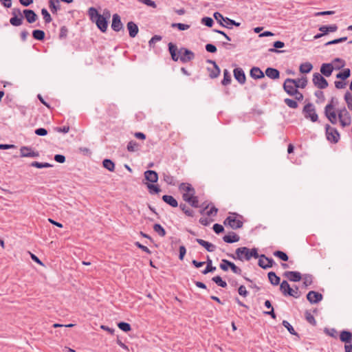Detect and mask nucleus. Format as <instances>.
<instances>
[{"mask_svg": "<svg viewBox=\"0 0 352 352\" xmlns=\"http://www.w3.org/2000/svg\"><path fill=\"white\" fill-rule=\"evenodd\" d=\"M302 113L306 119L310 120L312 122L318 121V116L316 113V107L312 103L309 102L306 104L302 109Z\"/></svg>", "mask_w": 352, "mask_h": 352, "instance_id": "7", "label": "nucleus"}, {"mask_svg": "<svg viewBox=\"0 0 352 352\" xmlns=\"http://www.w3.org/2000/svg\"><path fill=\"white\" fill-rule=\"evenodd\" d=\"M251 78L255 80L261 79L265 77V73L258 67H253L250 71Z\"/></svg>", "mask_w": 352, "mask_h": 352, "instance_id": "24", "label": "nucleus"}, {"mask_svg": "<svg viewBox=\"0 0 352 352\" xmlns=\"http://www.w3.org/2000/svg\"><path fill=\"white\" fill-rule=\"evenodd\" d=\"M282 324L284 327H285L287 329V331L289 332L290 334H292L293 336H298V333L294 330V327L291 325V324L288 321L283 320L282 322Z\"/></svg>", "mask_w": 352, "mask_h": 352, "instance_id": "52", "label": "nucleus"}, {"mask_svg": "<svg viewBox=\"0 0 352 352\" xmlns=\"http://www.w3.org/2000/svg\"><path fill=\"white\" fill-rule=\"evenodd\" d=\"M306 298L311 304H317L323 299V296L318 292L311 290L307 294Z\"/></svg>", "mask_w": 352, "mask_h": 352, "instance_id": "13", "label": "nucleus"}, {"mask_svg": "<svg viewBox=\"0 0 352 352\" xmlns=\"http://www.w3.org/2000/svg\"><path fill=\"white\" fill-rule=\"evenodd\" d=\"M232 78L229 71L226 69L223 70V78L221 80V85L223 86L228 85L231 83Z\"/></svg>", "mask_w": 352, "mask_h": 352, "instance_id": "43", "label": "nucleus"}, {"mask_svg": "<svg viewBox=\"0 0 352 352\" xmlns=\"http://www.w3.org/2000/svg\"><path fill=\"white\" fill-rule=\"evenodd\" d=\"M226 226H229L233 230L241 228L243 223L241 220L237 219L235 217L228 216L223 221Z\"/></svg>", "mask_w": 352, "mask_h": 352, "instance_id": "11", "label": "nucleus"}, {"mask_svg": "<svg viewBox=\"0 0 352 352\" xmlns=\"http://www.w3.org/2000/svg\"><path fill=\"white\" fill-rule=\"evenodd\" d=\"M111 27L113 31L117 32L124 30V25L121 21V17L118 14L116 13L113 14Z\"/></svg>", "mask_w": 352, "mask_h": 352, "instance_id": "12", "label": "nucleus"}, {"mask_svg": "<svg viewBox=\"0 0 352 352\" xmlns=\"http://www.w3.org/2000/svg\"><path fill=\"white\" fill-rule=\"evenodd\" d=\"M201 23L208 28H211L214 24V21L211 17L204 16L201 19Z\"/></svg>", "mask_w": 352, "mask_h": 352, "instance_id": "60", "label": "nucleus"}, {"mask_svg": "<svg viewBox=\"0 0 352 352\" xmlns=\"http://www.w3.org/2000/svg\"><path fill=\"white\" fill-rule=\"evenodd\" d=\"M162 199L166 204L170 206L173 208H176L178 206V202L177 199L172 195H164L162 196Z\"/></svg>", "mask_w": 352, "mask_h": 352, "instance_id": "29", "label": "nucleus"}, {"mask_svg": "<svg viewBox=\"0 0 352 352\" xmlns=\"http://www.w3.org/2000/svg\"><path fill=\"white\" fill-rule=\"evenodd\" d=\"M195 241L208 252H212L216 250V245L201 239H196Z\"/></svg>", "mask_w": 352, "mask_h": 352, "instance_id": "28", "label": "nucleus"}, {"mask_svg": "<svg viewBox=\"0 0 352 352\" xmlns=\"http://www.w3.org/2000/svg\"><path fill=\"white\" fill-rule=\"evenodd\" d=\"M227 256L234 260H239L241 261H250V248L247 247H240L236 249L235 254H227Z\"/></svg>", "mask_w": 352, "mask_h": 352, "instance_id": "6", "label": "nucleus"}, {"mask_svg": "<svg viewBox=\"0 0 352 352\" xmlns=\"http://www.w3.org/2000/svg\"><path fill=\"white\" fill-rule=\"evenodd\" d=\"M292 289L288 282L285 280H283L280 283V290L284 296H289L292 293Z\"/></svg>", "mask_w": 352, "mask_h": 352, "instance_id": "26", "label": "nucleus"}, {"mask_svg": "<svg viewBox=\"0 0 352 352\" xmlns=\"http://www.w3.org/2000/svg\"><path fill=\"white\" fill-rule=\"evenodd\" d=\"M307 85V78L302 76L301 78H287L283 85L284 91L290 96L298 93V88L304 89Z\"/></svg>", "mask_w": 352, "mask_h": 352, "instance_id": "1", "label": "nucleus"}, {"mask_svg": "<svg viewBox=\"0 0 352 352\" xmlns=\"http://www.w3.org/2000/svg\"><path fill=\"white\" fill-rule=\"evenodd\" d=\"M118 327L124 332H129L131 330V326L129 323L126 322H120L118 323Z\"/></svg>", "mask_w": 352, "mask_h": 352, "instance_id": "54", "label": "nucleus"}, {"mask_svg": "<svg viewBox=\"0 0 352 352\" xmlns=\"http://www.w3.org/2000/svg\"><path fill=\"white\" fill-rule=\"evenodd\" d=\"M20 153L22 157H37L39 156L38 151H34L31 147L25 146L21 147Z\"/></svg>", "mask_w": 352, "mask_h": 352, "instance_id": "15", "label": "nucleus"}, {"mask_svg": "<svg viewBox=\"0 0 352 352\" xmlns=\"http://www.w3.org/2000/svg\"><path fill=\"white\" fill-rule=\"evenodd\" d=\"M154 231L157 233V234L160 236H164L166 234L165 229L162 226L160 223H155L153 225Z\"/></svg>", "mask_w": 352, "mask_h": 352, "instance_id": "46", "label": "nucleus"}, {"mask_svg": "<svg viewBox=\"0 0 352 352\" xmlns=\"http://www.w3.org/2000/svg\"><path fill=\"white\" fill-rule=\"evenodd\" d=\"M168 50L172 60L175 62L177 61L179 58V53L177 45L175 43L170 42L168 44Z\"/></svg>", "mask_w": 352, "mask_h": 352, "instance_id": "21", "label": "nucleus"}, {"mask_svg": "<svg viewBox=\"0 0 352 352\" xmlns=\"http://www.w3.org/2000/svg\"><path fill=\"white\" fill-rule=\"evenodd\" d=\"M230 261L223 258L220 263L219 267L223 272H228L230 269Z\"/></svg>", "mask_w": 352, "mask_h": 352, "instance_id": "56", "label": "nucleus"}, {"mask_svg": "<svg viewBox=\"0 0 352 352\" xmlns=\"http://www.w3.org/2000/svg\"><path fill=\"white\" fill-rule=\"evenodd\" d=\"M284 102L291 109H297L298 107V102L295 99L287 98L284 99Z\"/></svg>", "mask_w": 352, "mask_h": 352, "instance_id": "49", "label": "nucleus"}, {"mask_svg": "<svg viewBox=\"0 0 352 352\" xmlns=\"http://www.w3.org/2000/svg\"><path fill=\"white\" fill-rule=\"evenodd\" d=\"M240 240V236L235 232L230 231L228 234L223 236V241L227 243H233L238 242Z\"/></svg>", "mask_w": 352, "mask_h": 352, "instance_id": "22", "label": "nucleus"}, {"mask_svg": "<svg viewBox=\"0 0 352 352\" xmlns=\"http://www.w3.org/2000/svg\"><path fill=\"white\" fill-rule=\"evenodd\" d=\"M338 27L336 24H331L329 25H322L319 28V31L323 32L324 35L328 34L329 32H334L337 31Z\"/></svg>", "mask_w": 352, "mask_h": 352, "instance_id": "31", "label": "nucleus"}, {"mask_svg": "<svg viewBox=\"0 0 352 352\" xmlns=\"http://www.w3.org/2000/svg\"><path fill=\"white\" fill-rule=\"evenodd\" d=\"M179 60L182 63H186L191 61L195 57V53L186 47H181L179 50Z\"/></svg>", "mask_w": 352, "mask_h": 352, "instance_id": "9", "label": "nucleus"}, {"mask_svg": "<svg viewBox=\"0 0 352 352\" xmlns=\"http://www.w3.org/2000/svg\"><path fill=\"white\" fill-rule=\"evenodd\" d=\"M180 209L184 212V213L188 216L192 217L195 214V212L189 208L186 204L181 203L179 204Z\"/></svg>", "mask_w": 352, "mask_h": 352, "instance_id": "44", "label": "nucleus"}, {"mask_svg": "<svg viewBox=\"0 0 352 352\" xmlns=\"http://www.w3.org/2000/svg\"><path fill=\"white\" fill-rule=\"evenodd\" d=\"M212 280L218 286L222 288H226L228 286L227 283L225 280H223L220 276H216L212 277Z\"/></svg>", "mask_w": 352, "mask_h": 352, "instance_id": "45", "label": "nucleus"}, {"mask_svg": "<svg viewBox=\"0 0 352 352\" xmlns=\"http://www.w3.org/2000/svg\"><path fill=\"white\" fill-rule=\"evenodd\" d=\"M183 199L188 203L193 208H199V199L197 196H195V194H188L184 193L182 195Z\"/></svg>", "mask_w": 352, "mask_h": 352, "instance_id": "14", "label": "nucleus"}, {"mask_svg": "<svg viewBox=\"0 0 352 352\" xmlns=\"http://www.w3.org/2000/svg\"><path fill=\"white\" fill-rule=\"evenodd\" d=\"M30 166L32 167L37 168H43L52 167L53 165L48 162H39L34 161L31 163Z\"/></svg>", "mask_w": 352, "mask_h": 352, "instance_id": "47", "label": "nucleus"}, {"mask_svg": "<svg viewBox=\"0 0 352 352\" xmlns=\"http://www.w3.org/2000/svg\"><path fill=\"white\" fill-rule=\"evenodd\" d=\"M87 14L92 23H94L100 32L104 33L107 30L109 21L107 17L100 14L98 10L94 7L88 9Z\"/></svg>", "mask_w": 352, "mask_h": 352, "instance_id": "2", "label": "nucleus"}, {"mask_svg": "<svg viewBox=\"0 0 352 352\" xmlns=\"http://www.w3.org/2000/svg\"><path fill=\"white\" fill-rule=\"evenodd\" d=\"M164 181L168 185L175 186L177 184L175 179L173 176L170 175L168 172L163 173L162 174Z\"/></svg>", "mask_w": 352, "mask_h": 352, "instance_id": "36", "label": "nucleus"}, {"mask_svg": "<svg viewBox=\"0 0 352 352\" xmlns=\"http://www.w3.org/2000/svg\"><path fill=\"white\" fill-rule=\"evenodd\" d=\"M312 82L314 86L320 89H324L329 85L327 80L324 78L323 75L318 72L313 74Z\"/></svg>", "mask_w": 352, "mask_h": 352, "instance_id": "10", "label": "nucleus"}, {"mask_svg": "<svg viewBox=\"0 0 352 352\" xmlns=\"http://www.w3.org/2000/svg\"><path fill=\"white\" fill-rule=\"evenodd\" d=\"M268 279L270 283L276 286L280 285V278L274 272H270L267 274Z\"/></svg>", "mask_w": 352, "mask_h": 352, "instance_id": "33", "label": "nucleus"}, {"mask_svg": "<svg viewBox=\"0 0 352 352\" xmlns=\"http://www.w3.org/2000/svg\"><path fill=\"white\" fill-rule=\"evenodd\" d=\"M207 71L208 72L209 77L212 79L217 78L221 72V69L217 65L213 66L212 68L207 67Z\"/></svg>", "mask_w": 352, "mask_h": 352, "instance_id": "34", "label": "nucleus"}, {"mask_svg": "<svg viewBox=\"0 0 352 352\" xmlns=\"http://www.w3.org/2000/svg\"><path fill=\"white\" fill-rule=\"evenodd\" d=\"M213 17L214 18V19L217 21V23H219L220 24V25H221L222 27L223 26V24H224V20L226 19V16H223L220 12H215L214 14H213Z\"/></svg>", "mask_w": 352, "mask_h": 352, "instance_id": "58", "label": "nucleus"}, {"mask_svg": "<svg viewBox=\"0 0 352 352\" xmlns=\"http://www.w3.org/2000/svg\"><path fill=\"white\" fill-rule=\"evenodd\" d=\"M139 146L140 145L138 143L135 141L131 140L128 143L126 148L129 152H135L139 149Z\"/></svg>", "mask_w": 352, "mask_h": 352, "instance_id": "51", "label": "nucleus"}, {"mask_svg": "<svg viewBox=\"0 0 352 352\" xmlns=\"http://www.w3.org/2000/svg\"><path fill=\"white\" fill-rule=\"evenodd\" d=\"M102 166L110 172H113L115 170V163L110 159H104L102 161Z\"/></svg>", "mask_w": 352, "mask_h": 352, "instance_id": "40", "label": "nucleus"}, {"mask_svg": "<svg viewBox=\"0 0 352 352\" xmlns=\"http://www.w3.org/2000/svg\"><path fill=\"white\" fill-rule=\"evenodd\" d=\"M234 77L241 85H243L246 80V76L244 71L241 67H236L233 70Z\"/></svg>", "mask_w": 352, "mask_h": 352, "instance_id": "19", "label": "nucleus"}, {"mask_svg": "<svg viewBox=\"0 0 352 352\" xmlns=\"http://www.w3.org/2000/svg\"><path fill=\"white\" fill-rule=\"evenodd\" d=\"M273 254L283 261H287L289 260L287 254L281 250H276L274 252Z\"/></svg>", "mask_w": 352, "mask_h": 352, "instance_id": "48", "label": "nucleus"}, {"mask_svg": "<svg viewBox=\"0 0 352 352\" xmlns=\"http://www.w3.org/2000/svg\"><path fill=\"white\" fill-rule=\"evenodd\" d=\"M172 28H177L180 31H184L190 28V25L182 23H173L171 24Z\"/></svg>", "mask_w": 352, "mask_h": 352, "instance_id": "59", "label": "nucleus"}, {"mask_svg": "<svg viewBox=\"0 0 352 352\" xmlns=\"http://www.w3.org/2000/svg\"><path fill=\"white\" fill-rule=\"evenodd\" d=\"M304 279L303 286L307 287L313 283V276L309 274H305L302 275Z\"/></svg>", "mask_w": 352, "mask_h": 352, "instance_id": "50", "label": "nucleus"}, {"mask_svg": "<svg viewBox=\"0 0 352 352\" xmlns=\"http://www.w3.org/2000/svg\"><path fill=\"white\" fill-rule=\"evenodd\" d=\"M240 25H241V23L236 22L234 20L231 19L226 16V19L224 20V24H223V27L228 28V29H232V26L234 25L236 27H239Z\"/></svg>", "mask_w": 352, "mask_h": 352, "instance_id": "42", "label": "nucleus"}, {"mask_svg": "<svg viewBox=\"0 0 352 352\" xmlns=\"http://www.w3.org/2000/svg\"><path fill=\"white\" fill-rule=\"evenodd\" d=\"M250 256L251 258H258V265L264 270L270 268L276 264L272 258H269L265 254L259 255L258 253V249L256 248L250 249Z\"/></svg>", "mask_w": 352, "mask_h": 352, "instance_id": "3", "label": "nucleus"}, {"mask_svg": "<svg viewBox=\"0 0 352 352\" xmlns=\"http://www.w3.org/2000/svg\"><path fill=\"white\" fill-rule=\"evenodd\" d=\"M306 320L311 324L316 326V320L314 316L309 312V311L307 310L305 313Z\"/></svg>", "mask_w": 352, "mask_h": 352, "instance_id": "57", "label": "nucleus"}, {"mask_svg": "<svg viewBox=\"0 0 352 352\" xmlns=\"http://www.w3.org/2000/svg\"><path fill=\"white\" fill-rule=\"evenodd\" d=\"M265 75L272 80H277L280 78V72L276 68L267 67L265 69Z\"/></svg>", "mask_w": 352, "mask_h": 352, "instance_id": "25", "label": "nucleus"}, {"mask_svg": "<svg viewBox=\"0 0 352 352\" xmlns=\"http://www.w3.org/2000/svg\"><path fill=\"white\" fill-rule=\"evenodd\" d=\"M32 37L38 41H43L45 38V33L41 30H34L32 32Z\"/></svg>", "mask_w": 352, "mask_h": 352, "instance_id": "35", "label": "nucleus"}, {"mask_svg": "<svg viewBox=\"0 0 352 352\" xmlns=\"http://www.w3.org/2000/svg\"><path fill=\"white\" fill-rule=\"evenodd\" d=\"M49 8L53 14H56L60 9L59 0H49Z\"/></svg>", "mask_w": 352, "mask_h": 352, "instance_id": "39", "label": "nucleus"}, {"mask_svg": "<svg viewBox=\"0 0 352 352\" xmlns=\"http://www.w3.org/2000/svg\"><path fill=\"white\" fill-rule=\"evenodd\" d=\"M324 332L327 335H328L333 338H337V337H338V332L334 328H331V329L325 328L324 330Z\"/></svg>", "mask_w": 352, "mask_h": 352, "instance_id": "63", "label": "nucleus"}, {"mask_svg": "<svg viewBox=\"0 0 352 352\" xmlns=\"http://www.w3.org/2000/svg\"><path fill=\"white\" fill-rule=\"evenodd\" d=\"M344 99L346 103L348 109L352 111V94L349 91L345 93Z\"/></svg>", "mask_w": 352, "mask_h": 352, "instance_id": "53", "label": "nucleus"}, {"mask_svg": "<svg viewBox=\"0 0 352 352\" xmlns=\"http://www.w3.org/2000/svg\"><path fill=\"white\" fill-rule=\"evenodd\" d=\"M283 276L292 282H299L302 278V274L298 271H286Z\"/></svg>", "mask_w": 352, "mask_h": 352, "instance_id": "17", "label": "nucleus"}, {"mask_svg": "<svg viewBox=\"0 0 352 352\" xmlns=\"http://www.w3.org/2000/svg\"><path fill=\"white\" fill-rule=\"evenodd\" d=\"M17 13L19 16L15 14V12H12V16L10 19V23L15 27L20 26L23 24V16L21 14L20 9H17Z\"/></svg>", "mask_w": 352, "mask_h": 352, "instance_id": "18", "label": "nucleus"}, {"mask_svg": "<svg viewBox=\"0 0 352 352\" xmlns=\"http://www.w3.org/2000/svg\"><path fill=\"white\" fill-rule=\"evenodd\" d=\"M144 179L147 181L146 183H157L158 181V174L156 171L153 170H147L144 173Z\"/></svg>", "mask_w": 352, "mask_h": 352, "instance_id": "20", "label": "nucleus"}, {"mask_svg": "<svg viewBox=\"0 0 352 352\" xmlns=\"http://www.w3.org/2000/svg\"><path fill=\"white\" fill-rule=\"evenodd\" d=\"M212 229L217 234L223 233L225 230L224 227L219 223H214L212 226Z\"/></svg>", "mask_w": 352, "mask_h": 352, "instance_id": "64", "label": "nucleus"}, {"mask_svg": "<svg viewBox=\"0 0 352 352\" xmlns=\"http://www.w3.org/2000/svg\"><path fill=\"white\" fill-rule=\"evenodd\" d=\"M143 183L146 186L148 192L151 195H157L161 192V188L158 184H155V183Z\"/></svg>", "mask_w": 352, "mask_h": 352, "instance_id": "32", "label": "nucleus"}, {"mask_svg": "<svg viewBox=\"0 0 352 352\" xmlns=\"http://www.w3.org/2000/svg\"><path fill=\"white\" fill-rule=\"evenodd\" d=\"M324 128L327 140L331 143H338L340 139V134L337 129L331 126L329 124H326Z\"/></svg>", "mask_w": 352, "mask_h": 352, "instance_id": "8", "label": "nucleus"}, {"mask_svg": "<svg viewBox=\"0 0 352 352\" xmlns=\"http://www.w3.org/2000/svg\"><path fill=\"white\" fill-rule=\"evenodd\" d=\"M338 103V100L332 97L329 102L324 107V113L325 117L332 124H337V115L335 110V106Z\"/></svg>", "mask_w": 352, "mask_h": 352, "instance_id": "5", "label": "nucleus"}, {"mask_svg": "<svg viewBox=\"0 0 352 352\" xmlns=\"http://www.w3.org/2000/svg\"><path fill=\"white\" fill-rule=\"evenodd\" d=\"M346 40H347V37L343 36V37H340V38H336V39L331 40L330 41H328L324 44V45L328 46V45H331L338 44V43L344 42Z\"/></svg>", "mask_w": 352, "mask_h": 352, "instance_id": "61", "label": "nucleus"}, {"mask_svg": "<svg viewBox=\"0 0 352 352\" xmlns=\"http://www.w3.org/2000/svg\"><path fill=\"white\" fill-rule=\"evenodd\" d=\"M179 190L186 192L188 194H195V188L191 184L187 183H182L179 186Z\"/></svg>", "mask_w": 352, "mask_h": 352, "instance_id": "38", "label": "nucleus"}, {"mask_svg": "<svg viewBox=\"0 0 352 352\" xmlns=\"http://www.w3.org/2000/svg\"><path fill=\"white\" fill-rule=\"evenodd\" d=\"M205 264H206V267L204 270L201 271V273L203 274L206 275L210 272H213L216 270V267L212 265V261L209 256H207Z\"/></svg>", "mask_w": 352, "mask_h": 352, "instance_id": "30", "label": "nucleus"}, {"mask_svg": "<svg viewBox=\"0 0 352 352\" xmlns=\"http://www.w3.org/2000/svg\"><path fill=\"white\" fill-rule=\"evenodd\" d=\"M68 29L66 26L63 25L60 29L58 38L60 40L65 39L67 36Z\"/></svg>", "mask_w": 352, "mask_h": 352, "instance_id": "62", "label": "nucleus"}, {"mask_svg": "<svg viewBox=\"0 0 352 352\" xmlns=\"http://www.w3.org/2000/svg\"><path fill=\"white\" fill-rule=\"evenodd\" d=\"M313 69V65L309 62H306L304 63H302L300 65L299 71L302 74H308Z\"/></svg>", "mask_w": 352, "mask_h": 352, "instance_id": "37", "label": "nucleus"}, {"mask_svg": "<svg viewBox=\"0 0 352 352\" xmlns=\"http://www.w3.org/2000/svg\"><path fill=\"white\" fill-rule=\"evenodd\" d=\"M351 76V70L349 68L344 69L342 71L336 74V78L338 79H341L342 80H345Z\"/></svg>", "mask_w": 352, "mask_h": 352, "instance_id": "41", "label": "nucleus"}, {"mask_svg": "<svg viewBox=\"0 0 352 352\" xmlns=\"http://www.w3.org/2000/svg\"><path fill=\"white\" fill-rule=\"evenodd\" d=\"M23 18H25L29 23H34L38 18L37 14L31 9L23 10Z\"/></svg>", "mask_w": 352, "mask_h": 352, "instance_id": "16", "label": "nucleus"}, {"mask_svg": "<svg viewBox=\"0 0 352 352\" xmlns=\"http://www.w3.org/2000/svg\"><path fill=\"white\" fill-rule=\"evenodd\" d=\"M339 337L340 341L345 344L352 342V332L349 330H342L340 331Z\"/></svg>", "mask_w": 352, "mask_h": 352, "instance_id": "27", "label": "nucleus"}, {"mask_svg": "<svg viewBox=\"0 0 352 352\" xmlns=\"http://www.w3.org/2000/svg\"><path fill=\"white\" fill-rule=\"evenodd\" d=\"M333 63H340V65H333V63H322L320 66V74L326 77H329L333 69L339 70L345 66V61L340 58H336L333 60Z\"/></svg>", "mask_w": 352, "mask_h": 352, "instance_id": "4", "label": "nucleus"}, {"mask_svg": "<svg viewBox=\"0 0 352 352\" xmlns=\"http://www.w3.org/2000/svg\"><path fill=\"white\" fill-rule=\"evenodd\" d=\"M41 14L45 23H49L52 21L51 15L46 8L41 9Z\"/></svg>", "mask_w": 352, "mask_h": 352, "instance_id": "55", "label": "nucleus"}, {"mask_svg": "<svg viewBox=\"0 0 352 352\" xmlns=\"http://www.w3.org/2000/svg\"><path fill=\"white\" fill-rule=\"evenodd\" d=\"M126 28L129 31V36L131 38H135L139 32V28L138 25L133 21H129L126 24Z\"/></svg>", "mask_w": 352, "mask_h": 352, "instance_id": "23", "label": "nucleus"}]
</instances>
